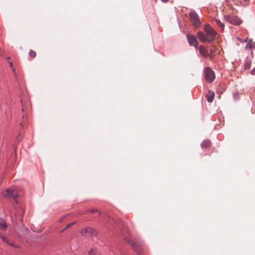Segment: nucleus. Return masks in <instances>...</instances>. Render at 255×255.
<instances>
[{
	"label": "nucleus",
	"mask_w": 255,
	"mask_h": 255,
	"mask_svg": "<svg viewBox=\"0 0 255 255\" xmlns=\"http://www.w3.org/2000/svg\"><path fill=\"white\" fill-rule=\"evenodd\" d=\"M226 20L229 23L238 25L242 22L241 19L237 16L228 15L225 16Z\"/></svg>",
	"instance_id": "5"
},
{
	"label": "nucleus",
	"mask_w": 255,
	"mask_h": 255,
	"mask_svg": "<svg viewBox=\"0 0 255 255\" xmlns=\"http://www.w3.org/2000/svg\"><path fill=\"white\" fill-rule=\"evenodd\" d=\"M205 77L208 82H212L215 79V74L213 71L209 67L205 69Z\"/></svg>",
	"instance_id": "6"
},
{
	"label": "nucleus",
	"mask_w": 255,
	"mask_h": 255,
	"mask_svg": "<svg viewBox=\"0 0 255 255\" xmlns=\"http://www.w3.org/2000/svg\"><path fill=\"white\" fill-rule=\"evenodd\" d=\"M8 63L9 64V66L11 68L13 72V73L15 75H16V74L15 73V68L13 67V63L11 62H8Z\"/></svg>",
	"instance_id": "20"
},
{
	"label": "nucleus",
	"mask_w": 255,
	"mask_h": 255,
	"mask_svg": "<svg viewBox=\"0 0 255 255\" xmlns=\"http://www.w3.org/2000/svg\"><path fill=\"white\" fill-rule=\"evenodd\" d=\"M187 38L190 45L194 46L196 49L197 48L198 42L196 37L192 35L187 34Z\"/></svg>",
	"instance_id": "7"
},
{
	"label": "nucleus",
	"mask_w": 255,
	"mask_h": 255,
	"mask_svg": "<svg viewBox=\"0 0 255 255\" xmlns=\"http://www.w3.org/2000/svg\"><path fill=\"white\" fill-rule=\"evenodd\" d=\"M81 234L82 236H95L97 234L96 231L90 227H87L82 229Z\"/></svg>",
	"instance_id": "3"
},
{
	"label": "nucleus",
	"mask_w": 255,
	"mask_h": 255,
	"mask_svg": "<svg viewBox=\"0 0 255 255\" xmlns=\"http://www.w3.org/2000/svg\"><path fill=\"white\" fill-rule=\"evenodd\" d=\"M90 212L92 213H94L95 212H98L99 213V214L100 215V213L99 212V211L96 210V209H95V210H90Z\"/></svg>",
	"instance_id": "22"
},
{
	"label": "nucleus",
	"mask_w": 255,
	"mask_h": 255,
	"mask_svg": "<svg viewBox=\"0 0 255 255\" xmlns=\"http://www.w3.org/2000/svg\"><path fill=\"white\" fill-rule=\"evenodd\" d=\"M211 145V143L209 140H205L201 143V147L202 148H207L210 147Z\"/></svg>",
	"instance_id": "13"
},
{
	"label": "nucleus",
	"mask_w": 255,
	"mask_h": 255,
	"mask_svg": "<svg viewBox=\"0 0 255 255\" xmlns=\"http://www.w3.org/2000/svg\"><path fill=\"white\" fill-rule=\"evenodd\" d=\"M29 55L31 58H34L36 56V52L34 50H31L29 52Z\"/></svg>",
	"instance_id": "19"
},
{
	"label": "nucleus",
	"mask_w": 255,
	"mask_h": 255,
	"mask_svg": "<svg viewBox=\"0 0 255 255\" xmlns=\"http://www.w3.org/2000/svg\"><path fill=\"white\" fill-rule=\"evenodd\" d=\"M216 52H217V48L215 46H213L212 49H211L210 50V55H211L212 54H214Z\"/></svg>",
	"instance_id": "18"
},
{
	"label": "nucleus",
	"mask_w": 255,
	"mask_h": 255,
	"mask_svg": "<svg viewBox=\"0 0 255 255\" xmlns=\"http://www.w3.org/2000/svg\"><path fill=\"white\" fill-rule=\"evenodd\" d=\"M215 21L216 23L222 28V29H224L225 25L220 20L216 19Z\"/></svg>",
	"instance_id": "17"
},
{
	"label": "nucleus",
	"mask_w": 255,
	"mask_h": 255,
	"mask_svg": "<svg viewBox=\"0 0 255 255\" xmlns=\"http://www.w3.org/2000/svg\"><path fill=\"white\" fill-rule=\"evenodd\" d=\"M6 58L7 59H9L10 58V57H6Z\"/></svg>",
	"instance_id": "26"
},
{
	"label": "nucleus",
	"mask_w": 255,
	"mask_h": 255,
	"mask_svg": "<svg viewBox=\"0 0 255 255\" xmlns=\"http://www.w3.org/2000/svg\"><path fill=\"white\" fill-rule=\"evenodd\" d=\"M107 222H108L111 225H114V223H116L115 220L113 218H111L108 216V219H106Z\"/></svg>",
	"instance_id": "15"
},
{
	"label": "nucleus",
	"mask_w": 255,
	"mask_h": 255,
	"mask_svg": "<svg viewBox=\"0 0 255 255\" xmlns=\"http://www.w3.org/2000/svg\"><path fill=\"white\" fill-rule=\"evenodd\" d=\"M76 223V222H71L68 224H67L66 226V227L63 229V230H62L61 231V233H62L63 232H64L66 229L71 227L72 226H73V225H74Z\"/></svg>",
	"instance_id": "16"
},
{
	"label": "nucleus",
	"mask_w": 255,
	"mask_h": 255,
	"mask_svg": "<svg viewBox=\"0 0 255 255\" xmlns=\"http://www.w3.org/2000/svg\"><path fill=\"white\" fill-rule=\"evenodd\" d=\"M162 2H166L168 1V0H161Z\"/></svg>",
	"instance_id": "25"
},
{
	"label": "nucleus",
	"mask_w": 255,
	"mask_h": 255,
	"mask_svg": "<svg viewBox=\"0 0 255 255\" xmlns=\"http://www.w3.org/2000/svg\"><path fill=\"white\" fill-rule=\"evenodd\" d=\"M88 255H101V253L96 248H92L88 252Z\"/></svg>",
	"instance_id": "12"
},
{
	"label": "nucleus",
	"mask_w": 255,
	"mask_h": 255,
	"mask_svg": "<svg viewBox=\"0 0 255 255\" xmlns=\"http://www.w3.org/2000/svg\"><path fill=\"white\" fill-rule=\"evenodd\" d=\"M125 240L126 242L129 244L137 253H138V251L136 249V244L134 243L131 239L128 237H125Z\"/></svg>",
	"instance_id": "11"
},
{
	"label": "nucleus",
	"mask_w": 255,
	"mask_h": 255,
	"mask_svg": "<svg viewBox=\"0 0 255 255\" xmlns=\"http://www.w3.org/2000/svg\"><path fill=\"white\" fill-rule=\"evenodd\" d=\"M189 15L191 22L195 27H198L200 25L201 22L199 16L195 11H191Z\"/></svg>",
	"instance_id": "4"
},
{
	"label": "nucleus",
	"mask_w": 255,
	"mask_h": 255,
	"mask_svg": "<svg viewBox=\"0 0 255 255\" xmlns=\"http://www.w3.org/2000/svg\"><path fill=\"white\" fill-rule=\"evenodd\" d=\"M204 30L206 34L202 31H199L197 33L199 40L202 42L214 41L217 34L216 31L208 24H205Z\"/></svg>",
	"instance_id": "1"
},
{
	"label": "nucleus",
	"mask_w": 255,
	"mask_h": 255,
	"mask_svg": "<svg viewBox=\"0 0 255 255\" xmlns=\"http://www.w3.org/2000/svg\"><path fill=\"white\" fill-rule=\"evenodd\" d=\"M0 238L2 240L3 242L6 243L7 245L10 246L11 247L19 249L20 247L19 246L16 245L14 242L11 241L9 239L2 235L1 234H0Z\"/></svg>",
	"instance_id": "8"
},
{
	"label": "nucleus",
	"mask_w": 255,
	"mask_h": 255,
	"mask_svg": "<svg viewBox=\"0 0 255 255\" xmlns=\"http://www.w3.org/2000/svg\"><path fill=\"white\" fill-rule=\"evenodd\" d=\"M253 47V45L251 43L248 42L246 45V48L249 50H251Z\"/></svg>",
	"instance_id": "21"
},
{
	"label": "nucleus",
	"mask_w": 255,
	"mask_h": 255,
	"mask_svg": "<svg viewBox=\"0 0 255 255\" xmlns=\"http://www.w3.org/2000/svg\"><path fill=\"white\" fill-rule=\"evenodd\" d=\"M0 229L3 230H5L7 229V225L2 219H0Z\"/></svg>",
	"instance_id": "14"
},
{
	"label": "nucleus",
	"mask_w": 255,
	"mask_h": 255,
	"mask_svg": "<svg viewBox=\"0 0 255 255\" xmlns=\"http://www.w3.org/2000/svg\"><path fill=\"white\" fill-rule=\"evenodd\" d=\"M215 97V93L214 92L208 90V93L206 95L207 100L209 103H212Z\"/></svg>",
	"instance_id": "9"
},
{
	"label": "nucleus",
	"mask_w": 255,
	"mask_h": 255,
	"mask_svg": "<svg viewBox=\"0 0 255 255\" xmlns=\"http://www.w3.org/2000/svg\"><path fill=\"white\" fill-rule=\"evenodd\" d=\"M20 125H21V126H23V125H22V123H21L20 124Z\"/></svg>",
	"instance_id": "28"
},
{
	"label": "nucleus",
	"mask_w": 255,
	"mask_h": 255,
	"mask_svg": "<svg viewBox=\"0 0 255 255\" xmlns=\"http://www.w3.org/2000/svg\"><path fill=\"white\" fill-rule=\"evenodd\" d=\"M251 74L253 75H255V68L251 71Z\"/></svg>",
	"instance_id": "23"
},
{
	"label": "nucleus",
	"mask_w": 255,
	"mask_h": 255,
	"mask_svg": "<svg viewBox=\"0 0 255 255\" xmlns=\"http://www.w3.org/2000/svg\"><path fill=\"white\" fill-rule=\"evenodd\" d=\"M2 194L5 197H9L13 199L16 201V203H17L16 199L18 197V194L17 191L15 189H13L10 188L5 189L3 190Z\"/></svg>",
	"instance_id": "2"
},
{
	"label": "nucleus",
	"mask_w": 255,
	"mask_h": 255,
	"mask_svg": "<svg viewBox=\"0 0 255 255\" xmlns=\"http://www.w3.org/2000/svg\"><path fill=\"white\" fill-rule=\"evenodd\" d=\"M64 217H61V218H60L59 221L61 222L64 219Z\"/></svg>",
	"instance_id": "24"
},
{
	"label": "nucleus",
	"mask_w": 255,
	"mask_h": 255,
	"mask_svg": "<svg viewBox=\"0 0 255 255\" xmlns=\"http://www.w3.org/2000/svg\"><path fill=\"white\" fill-rule=\"evenodd\" d=\"M200 53L204 57H207L208 56V50L204 46L201 45L199 48Z\"/></svg>",
	"instance_id": "10"
},
{
	"label": "nucleus",
	"mask_w": 255,
	"mask_h": 255,
	"mask_svg": "<svg viewBox=\"0 0 255 255\" xmlns=\"http://www.w3.org/2000/svg\"><path fill=\"white\" fill-rule=\"evenodd\" d=\"M253 46H255V42L253 44Z\"/></svg>",
	"instance_id": "27"
}]
</instances>
